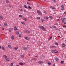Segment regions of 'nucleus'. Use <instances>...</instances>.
I'll use <instances>...</instances> for the list:
<instances>
[{"label": "nucleus", "instance_id": "f257e3e1", "mask_svg": "<svg viewBox=\"0 0 66 66\" xmlns=\"http://www.w3.org/2000/svg\"><path fill=\"white\" fill-rule=\"evenodd\" d=\"M62 22L65 24H66V18H63L62 19Z\"/></svg>", "mask_w": 66, "mask_h": 66}, {"label": "nucleus", "instance_id": "f03ea898", "mask_svg": "<svg viewBox=\"0 0 66 66\" xmlns=\"http://www.w3.org/2000/svg\"><path fill=\"white\" fill-rule=\"evenodd\" d=\"M39 27V28H40V29H42V30H45L46 29V28H45L44 27H43V26H40Z\"/></svg>", "mask_w": 66, "mask_h": 66}, {"label": "nucleus", "instance_id": "7ed1b4c3", "mask_svg": "<svg viewBox=\"0 0 66 66\" xmlns=\"http://www.w3.org/2000/svg\"><path fill=\"white\" fill-rule=\"evenodd\" d=\"M37 13L39 14L40 15H42V13H41V12H40L39 11V10H37Z\"/></svg>", "mask_w": 66, "mask_h": 66}, {"label": "nucleus", "instance_id": "20e7f679", "mask_svg": "<svg viewBox=\"0 0 66 66\" xmlns=\"http://www.w3.org/2000/svg\"><path fill=\"white\" fill-rule=\"evenodd\" d=\"M64 8V6L63 5H62L61 6V9L62 10H63Z\"/></svg>", "mask_w": 66, "mask_h": 66}, {"label": "nucleus", "instance_id": "39448f33", "mask_svg": "<svg viewBox=\"0 0 66 66\" xmlns=\"http://www.w3.org/2000/svg\"><path fill=\"white\" fill-rule=\"evenodd\" d=\"M14 29L15 31H17L18 30V29L16 27L14 28Z\"/></svg>", "mask_w": 66, "mask_h": 66}, {"label": "nucleus", "instance_id": "423d86ee", "mask_svg": "<svg viewBox=\"0 0 66 66\" xmlns=\"http://www.w3.org/2000/svg\"><path fill=\"white\" fill-rule=\"evenodd\" d=\"M8 47L9 48H10L11 49H13V48H12V47L11 45H8Z\"/></svg>", "mask_w": 66, "mask_h": 66}, {"label": "nucleus", "instance_id": "0eeeda50", "mask_svg": "<svg viewBox=\"0 0 66 66\" xmlns=\"http://www.w3.org/2000/svg\"><path fill=\"white\" fill-rule=\"evenodd\" d=\"M57 51V50H51V52L53 53V52H55V51Z\"/></svg>", "mask_w": 66, "mask_h": 66}, {"label": "nucleus", "instance_id": "6e6552de", "mask_svg": "<svg viewBox=\"0 0 66 66\" xmlns=\"http://www.w3.org/2000/svg\"><path fill=\"white\" fill-rule=\"evenodd\" d=\"M0 19L1 20H3V16H2L1 15H0Z\"/></svg>", "mask_w": 66, "mask_h": 66}, {"label": "nucleus", "instance_id": "1a4fd4ad", "mask_svg": "<svg viewBox=\"0 0 66 66\" xmlns=\"http://www.w3.org/2000/svg\"><path fill=\"white\" fill-rule=\"evenodd\" d=\"M11 39L12 40H14V37L13 36H12Z\"/></svg>", "mask_w": 66, "mask_h": 66}, {"label": "nucleus", "instance_id": "9d476101", "mask_svg": "<svg viewBox=\"0 0 66 66\" xmlns=\"http://www.w3.org/2000/svg\"><path fill=\"white\" fill-rule=\"evenodd\" d=\"M55 60L57 62H59V59L58 58H56Z\"/></svg>", "mask_w": 66, "mask_h": 66}, {"label": "nucleus", "instance_id": "9b49d317", "mask_svg": "<svg viewBox=\"0 0 66 66\" xmlns=\"http://www.w3.org/2000/svg\"><path fill=\"white\" fill-rule=\"evenodd\" d=\"M43 63V61H39V64H42Z\"/></svg>", "mask_w": 66, "mask_h": 66}, {"label": "nucleus", "instance_id": "f8f14e48", "mask_svg": "<svg viewBox=\"0 0 66 66\" xmlns=\"http://www.w3.org/2000/svg\"><path fill=\"white\" fill-rule=\"evenodd\" d=\"M15 34H17V35H19V31H17L15 32Z\"/></svg>", "mask_w": 66, "mask_h": 66}, {"label": "nucleus", "instance_id": "ddd939ff", "mask_svg": "<svg viewBox=\"0 0 66 66\" xmlns=\"http://www.w3.org/2000/svg\"><path fill=\"white\" fill-rule=\"evenodd\" d=\"M2 48L3 50H5V47L3 46H2Z\"/></svg>", "mask_w": 66, "mask_h": 66}, {"label": "nucleus", "instance_id": "4468645a", "mask_svg": "<svg viewBox=\"0 0 66 66\" xmlns=\"http://www.w3.org/2000/svg\"><path fill=\"white\" fill-rule=\"evenodd\" d=\"M27 48H28L27 47H24L23 48V50H26Z\"/></svg>", "mask_w": 66, "mask_h": 66}, {"label": "nucleus", "instance_id": "2eb2a0df", "mask_svg": "<svg viewBox=\"0 0 66 66\" xmlns=\"http://www.w3.org/2000/svg\"><path fill=\"white\" fill-rule=\"evenodd\" d=\"M3 57L4 58H7V56L6 55H3Z\"/></svg>", "mask_w": 66, "mask_h": 66}, {"label": "nucleus", "instance_id": "dca6fc26", "mask_svg": "<svg viewBox=\"0 0 66 66\" xmlns=\"http://www.w3.org/2000/svg\"><path fill=\"white\" fill-rule=\"evenodd\" d=\"M62 46V47H65V46H66V45L64 44H63Z\"/></svg>", "mask_w": 66, "mask_h": 66}, {"label": "nucleus", "instance_id": "f3484780", "mask_svg": "<svg viewBox=\"0 0 66 66\" xmlns=\"http://www.w3.org/2000/svg\"><path fill=\"white\" fill-rule=\"evenodd\" d=\"M6 60L7 61H10V59L8 58H6Z\"/></svg>", "mask_w": 66, "mask_h": 66}, {"label": "nucleus", "instance_id": "a211bd4d", "mask_svg": "<svg viewBox=\"0 0 66 66\" xmlns=\"http://www.w3.org/2000/svg\"><path fill=\"white\" fill-rule=\"evenodd\" d=\"M50 7L51 8V9H55V8H54V7H53L52 6H50Z\"/></svg>", "mask_w": 66, "mask_h": 66}, {"label": "nucleus", "instance_id": "6ab92c4d", "mask_svg": "<svg viewBox=\"0 0 66 66\" xmlns=\"http://www.w3.org/2000/svg\"><path fill=\"white\" fill-rule=\"evenodd\" d=\"M4 24L5 26H7V23L6 22L4 23Z\"/></svg>", "mask_w": 66, "mask_h": 66}, {"label": "nucleus", "instance_id": "aec40b11", "mask_svg": "<svg viewBox=\"0 0 66 66\" xmlns=\"http://www.w3.org/2000/svg\"><path fill=\"white\" fill-rule=\"evenodd\" d=\"M49 17H50V18L51 19H52V18H53V17L52 16H49Z\"/></svg>", "mask_w": 66, "mask_h": 66}, {"label": "nucleus", "instance_id": "412c9836", "mask_svg": "<svg viewBox=\"0 0 66 66\" xmlns=\"http://www.w3.org/2000/svg\"><path fill=\"white\" fill-rule=\"evenodd\" d=\"M6 3H9V0H6Z\"/></svg>", "mask_w": 66, "mask_h": 66}, {"label": "nucleus", "instance_id": "4be33fe9", "mask_svg": "<svg viewBox=\"0 0 66 66\" xmlns=\"http://www.w3.org/2000/svg\"><path fill=\"white\" fill-rule=\"evenodd\" d=\"M21 23L22 24H24V25H25V24H26L25 23H24L23 22H21Z\"/></svg>", "mask_w": 66, "mask_h": 66}, {"label": "nucleus", "instance_id": "5701e85b", "mask_svg": "<svg viewBox=\"0 0 66 66\" xmlns=\"http://www.w3.org/2000/svg\"><path fill=\"white\" fill-rule=\"evenodd\" d=\"M24 7H25V8H26V9H27V6L26 5H24Z\"/></svg>", "mask_w": 66, "mask_h": 66}, {"label": "nucleus", "instance_id": "b1692460", "mask_svg": "<svg viewBox=\"0 0 66 66\" xmlns=\"http://www.w3.org/2000/svg\"><path fill=\"white\" fill-rule=\"evenodd\" d=\"M45 19L46 20H48V19H49V18H48V17L47 16L46 17Z\"/></svg>", "mask_w": 66, "mask_h": 66}, {"label": "nucleus", "instance_id": "393cba45", "mask_svg": "<svg viewBox=\"0 0 66 66\" xmlns=\"http://www.w3.org/2000/svg\"><path fill=\"white\" fill-rule=\"evenodd\" d=\"M61 64H63V63H64V61H61Z\"/></svg>", "mask_w": 66, "mask_h": 66}, {"label": "nucleus", "instance_id": "a878e982", "mask_svg": "<svg viewBox=\"0 0 66 66\" xmlns=\"http://www.w3.org/2000/svg\"><path fill=\"white\" fill-rule=\"evenodd\" d=\"M24 38H25V39H28V37H24Z\"/></svg>", "mask_w": 66, "mask_h": 66}, {"label": "nucleus", "instance_id": "bb28decb", "mask_svg": "<svg viewBox=\"0 0 66 66\" xmlns=\"http://www.w3.org/2000/svg\"><path fill=\"white\" fill-rule=\"evenodd\" d=\"M18 48V47H15L14 48V49H15V50H17Z\"/></svg>", "mask_w": 66, "mask_h": 66}, {"label": "nucleus", "instance_id": "cd10ccee", "mask_svg": "<svg viewBox=\"0 0 66 66\" xmlns=\"http://www.w3.org/2000/svg\"><path fill=\"white\" fill-rule=\"evenodd\" d=\"M21 57H24V56L23 55H21L20 56Z\"/></svg>", "mask_w": 66, "mask_h": 66}, {"label": "nucleus", "instance_id": "c85d7f7f", "mask_svg": "<svg viewBox=\"0 0 66 66\" xmlns=\"http://www.w3.org/2000/svg\"><path fill=\"white\" fill-rule=\"evenodd\" d=\"M19 64H20V65H22L23 64V63L21 62L19 63Z\"/></svg>", "mask_w": 66, "mask_h": 66}, {"label": "nucleus", "instance_id": "c756f323", "mask_svg": "<svg viewBox=\"0 0 66 66\" xmlns=\"http://www.w3.org/2000/svg\"><path fill=\"white\" fill-rule=\"evenodd\" d=\"M52 1H53V2H56V0H52Z\"/></svg>", "mask_w": 66, "mask_h": 66}, {"label": "nucleus", "instance_id": "7c9ffc66", "mask_svg": "<svg viewBox=\"0 0 66 66\" xmlns=\"http://www.w3.org/2000/svg\"><path fill=\"white\" fill-rule=\"evenodd\" d=\"M41 21L42 22H44V20L43 19H42L41 20Z\"/></svg>", "mask_w": 66, "mask_h": 66}, {"label": "nucleus", "instance_id": "2f4dec72", "mask_svg": "<svg viewBox=\"0 0 66 66\" xmlns=\"http://www.w3.org/2000/svg\"><path fill=\"white\" fill-rule=\"evenodd\" d=\"M11 66H13V63H11Z\"/></svg>", "mask_w": 66, "mask_h": 66}, {"label": "nucleus", "instance_id": "473e14b6", "mask_svg": "<svg viewBox=\"0 0 66 66\" xmlns=\"http://www.w3.org/2000/svg\"><path fill=\"white\" fill-rule=\"evenodd\" d=\"M27 33H30V31H29L27 30Z\"/></svg>", "mask_w": 66, "mask_h": 66}, {"label": "nucleus", "instance_id": "72a5a7b5", "mask_svg": "<svg viewBox=\"0 0 66 66\" xmlns=\"http://www.w3.org/2000/svg\"><path fill=\"white\" fill-rule=\"evenodd\" d=\"M23 19L24 20H25V21H27V19L26 18H24Z\"/></svg>", "mask_w": 66, "mask_h": 66}, {"label": "nucleus", "instance_id": "f704fd0d", "mask_svg": "<svg viewBox=\"0 0 66 66\" xmlns=\"http://www.w3.org/2000/svg\"><path fill=\"white\" fill-rule=\"evenodd\" d=\"M37 19H40V17H37Z\"/></svg>", "mask_w": 66, "mask_h": 66}, {"label": "nucleus", "instance_id": "c9c22d12", "mask_svg": "<svg viewBox=\"0 0 66 66\" xmlns=\"http://www.w3.org/2000/svg\"><path fill=\"white\" fill-rule=\"evenodd\" d=\"M47 64L49 65H51V63H48Z\"/></svg>", "mask_w": 66, "mask_h": 66}, {"label": "nucleus", "instance_id": "e433bc0d", "mask_svg": "<svg viewBox=\"0 0 66 66\" xmlns=\"http://www.w3.org/2000/svg\"><path fill=\"white\" fill-rule=\"evenodd\" d=\"M54 25H56V26H57V25H58V24H57V23H56L54 24Z\"/></svg>", "mask_w": 66, "mask_h": 66}, {"label": "nucleus", "instance_id": "4c0bfd02", "mask_svg": "<svg viewBox=\"0 0 66 66\" xmlns=\"http://www.w3.org/2000/svg\"><path fill=\"white\" fill-rule=\"evenodd\" d=\"M52 38V37H51L50 38L49 40H50V39H51Z\"/></svg>", "mask_w": 66, "mask_h": 66}, {"label": "nucleus", "instance_id": "58836bf2", "mask_svg": "<svg viewBox=\"0 0 66 66\" xmlns=\"http://www.w3.org/2000/svg\"><path fill=\"white\" fill-rule=\"evenodd\" d=\"M24 12H25L26 13H27V11H26V10H24Z\"/></svg>", "mask_w": 66, "mask_h": 66}, {"label": "nucleus", "instance_id": "ea45409f", "mask_svg": "<svg viewBox=\"0 0 66 66\" xmlns=\"http://www.w3.org/2000/svg\"><path fill=\"white\" fill-rule=\"evenodd\" d=\"M53 28H55V29H56V27L55 26H53Z\"/></svg>", "mask_w": 66, "mask_h": 66}, {"label": "nucleus", "instance_id": "a19ab883", "mask_svg": "<svg viewBox=\"0 0 66 66\" xmlns=\"http://www.w3.org/2000/svg\"><path fill=\"white\" fill-rule=\"evenodd\" d=\"M27 4H29V5H31V4L29 3L28 2H27Z\"/></svg>", "mask_w": 66, "mask_h": 66}, {"label": "nucleus", "instance_id": "79ce46f5", "mask_svg": "<svg viewBox=\"0 0 66 66\" xmlns=\"http://www.w3.org/2000/svg\"><path fill=\"white\" fill-rule=\"evenodd\" d=\"M19 17H22V15H19Z\"/></svg>", "mask_w": 66, "mask_h": 66}, {"label": "nucleus", "instance_id": "37998d69", "mask_svg": "<svg viewBox=\"0 0 66 66\" xmlns=\"http://www.w3.org/2000/svg\"><path fill=\"white\" fill-rule=\"evenodd\" d=\"M54 47H55L53 46H51V48H54Z\"/></svg>", "mask_w": 66, "mask_h": 66}, {"label": "nucleus", "instance_id": "c03bdc74", "mask_svg": "<svg viewBox=\"0 0 66 66\" xmlns=\"http://www.w3.org/2000/svg\"><path fill=\"white\" fill-rule=\"evenodd\" d=\"M28 7L29 9H31V7L30 6H28Z\"/></svg>", "mask_w": 66, "mask_h": 66}, {"label": "nucleus", "instance_id": "a18cd8bd", "mask_svg": "<svg viewBox=\"0 0 66 66\" xmlns=\"http://www.w3.org/2000/svg\"><path fill=\"white\" fill-rule=\"evenodd\" d=\"M20 10L21 11H22V9H20Z\"/></svg>", "mask_w": 66, "mask_h": 66}, {"label": "nucleus", "instance_id": "49530a36", "mask_svg": "<svg viewBox=\"0 0 66 66\" xmlns=\"http://www.w3.org/2000/svg\"><path fill=\"white\" fill-rule=\"evenodd\" d=\"M2 29L3 30H4V28H2Z\"/></svg>", "mask_w": 66, "mask_h": 66}, {"label": "nucleus", "instance_id": "de8ad7c7", "mask_svg": "<svg viewBox=\"0 0 66 66\" xmlns=\"http://www.w3.org/2000/svg\"><path fill=\"white\" fill-rule=\"evenodd\" d=\"M58 53V51H57L54 52V53Z\"/></svg>", "mask_w": 66, "mask_h": 66}, {"label": "nucleus", "instance_id": "09e8293b", "mask_svg": "<svg viewBox=\"0 0 66 66\" xmlns=\"http://www.w3.org/2000/svg\"><path fill=\"white\" fill-rule=\"evenodd\" d=\"M9 31L10 32H11V29H9Z\"/></svg>", "mask_w": 66, "mask_h": 66}, {"label": "nucleus", "instance_id": "8fccbe9b", "mask_svg": "<svg viewBox=\"0 0 66 66\" xmlns=\"http://www.w3.org/2000/svg\"><path fill=\"white\" fill-rule=\"evenodd\" d=\"M19 37H21V35H19Z\"/></svg>", "mask_w": 66, "mask_h": 66}, {"label": "nucleus", "instance_id": "3c124183", "mask_svg": "<svg viewBox=\"0 0 66 66\" xmlns=\"http://www.w3.org/2000/svg\"><path fill=\"white\" fill-rule=\"evenodd\" d=\"M64 14H65V15H66V12H64Z\"/></svg>", "mask_w": 66, "mask_h": 66}, {"label": "nucleus", "instance_id": "603ef678", "mask_svg": "<svg viewBox=\"0 0 66 66\" xmlns=\"http://www.w3.org/2000/svg\"><path fill=\"white\" fill-rule=\"evenodd\" d=\"M56 45H58V43H56Z\"/></svg>", "mask_w": 66, "mask_h": 66}, {"label": "nucleus", "instance_id": "864d4df0", "mask_svg": "<svg viewBox=\"0 0 66 66\" xmlns=\"http://www.w3.org/2000/svg\"><path fill=\"white\" fill-rule=\"evenodd\" d=\"M63 27H66V26H63Z\"/></svg>", "mask_w": 66, "mask_h": 66}, {"label": "nucleus", "instance_id": "5fc2aeb1", "mask_svg": "<svg viewBox=\"0 0 66 66\" xmlns=\"http://www.w3.org/2000/svg\"><path fill=\"white\" fill-rule=\"evenodd\" d=\"M33 60H35V58H33Z\"/></svg>", "mask_w": 66, "mask_h": 66}, {"label": "nucleus", "instance_id": "6e6d98bb", "mask_svg": "<svg viewBox=\"0 0 66 66\" xmlns=\"http://www.w3.org/2000/svg\"><path fill=\"white\" fill-rule=\"evenodd\" d=\"M16 66H20L18 65H17Z\"/></svg>", "mask_w": 66, "mask_h": 66}, {"label": "nucleus", "instance_id": "4d7b16f0", "mask_svg": "<svg viewBox=\"0 0 66 66\" xmlns=\"http://www.w3.org/2000/svg\"><path fill=\"white\" fill-rule=\"evenodd\" d=\"M39 6V5H37V6H38V7Z\"/></svg>", "mask_w": 66, "mask_h": 66}, {"label": "nucleus", "instance_id": "13d9d810", "mask_svg": "<svg viewBox=\"0 0 66 66\" xmlns=\"http://www.w3.org/2000/svg\"><path fill=\"white\" fill-rule=\"evenodd\" d=\"M9 6H10V7H11V5H9Z\"/></svg>", "mask_w": 66, "mask_h": 66}, {"label": "nucleus", "instance_id": "bf43d9fd", "mask_svg": "<svg viewBox=\"0 0 66 66\" xmlns=\"http://www.w3.org/2000/svg\"><path fill=\"white\" fill-rule=\"evenodd\" d=\"M0 49H1V47L0 46Z\"/></svg>", "mask_w": 66, "mask_h": 66}, {"label": "nucleus", "instance_id": "052dcab7", "mask_svg": "<svg viewBox=\"0 0 66 66\" xmlns=\"http://www.w3.org/2000/svg\"><path fill=\"white\" fill-rule=\"evenodd\" d=\"M44 13H45V14H46V12H44Z\"/></svg>", "mask_w": 66, "mask_h": 66}, {"label": "nucleus", "instance_id": "680f3d73", "mask_svg": "<svg viewBox=\"0 0 66 66\" xmlns=\"http://www.w3.org/2000/svg\"><path fill=\"white\" fill-rule=\"evenodd\" d=\"M30 18H32V16H30Z\"/></svg>", "mask_w": 66, "mask_h": 66}, {"label": "nucleus", "instance_id": "e2e57ef3", "mask_svg": "<svg viewBox=\"0 0 66 66\" xmlns=\"http://www.w3.org/2000/svg\"><path fill=\"white\" fill-rule=\"evenodd\" d=\"M58 37H60V36H58Z\"/></svg>", "mask_w": 66, "mask_h": 66}, {"label": "nucleus", "instance_id": "0e129e2a", "mask_svg": "<svg viewBox=\"0 0 66 66\" xmlns=\"http://www.w3.org/2000/svg\"><path fill=\"white\" fill-rule=\"evenodd\" d=\"M37 56H35V57H37Z\"/></svg>", "mask_w": 66, "mask_h": 66}, {"label": "nucleus", "instance_id": "69168bd1", "mask_svg": "<svg viewBox=\"0 0 66 66\" xmlns=\"http://www.w3.org/2000/svg\"><path fill=\"white\" fill-rule=\"evenodd\" d=\"M29 56H30V54H29Z\"/></svg>", "mask_w": 66, "mask_h": 66}, {"label": "nucleus", "instance_id": "338daca9", "mask_svg": "<svg viewBox=\"0 0 66 66\" xmlns=\"http://www.w3.org/2000/svg\"><path fill=\"white\" fill-rule=\"evenodd\" d=\"M28 0V1H30V0Z\"/></svg>", "mask_w": 66, "mask_h": 66}, {"label": "nucleus", "instance_id": "774afa93", "mask_svg": "<svg viewBox=\"0 0 66 66\" xmlns=\"http://www.w3.org/2000/svg\"><path fill=\"white\" fill-rule=\"evenodd\" d=\"M50 28H52V27H51Z\"/></svg>", "mask_w": 66, "mask_h": 66}]
</instances>
